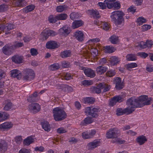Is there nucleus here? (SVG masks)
<instances>
[{
	"label": "nucleus",
	"instance_id": "nucleus-22",
	"mask_svg": "<svg viewBox=\"0 0 153 153\" xmlns=\"http://www.w3.org/2000/svg\"><path fill=\"white\" fill-rule=\"evenodd\" d=\"M98 87L103 89V92H106L109 90L111 88V86L104 83H100L98 85Z\"/></svg>",
	"mask_w": 153,
	"mask_h": 153
},
{
	"label": "nucleus",
	"instance_id": "nucleus-37",
	"mask_svg": "<svg viewBox=\"0 0 153 153\" xmlns=\"http://www.w3.org/2000/svg\"><path fill=\"white\" fill-rule=\"evenodd\" d=\"M118 37L115 35L111 36L109 38V41L113 44H116L118 42Z\"/></svg>",
	"mask_w": 153,
	"mask_h": 153
},
{
	"label": "nucleus",
	"instance_id": "nucleus-12",
	"mask_svg": "<svg viewBox=\"0 0 153 153\" xmlns=\"http://www.w3.org/2000/svg\"><path fill=\"white\" fill-rule=\"evenodd\" d=\"M11 4L14 6L23 7L27 4V2L25 0H13Z\"/></svg>",
	"mask_w": 153,
	"mask_h": 153
},
{
	"label": "nucleus",
	"instance_id": "nucleus-60",
	"mask_svg": "<svg viewBox=\"0 0 153 153\" xmlns=\"http://www.w3.org/2000/svg\"><path fill=\"white\" fill-rule=\"evenodd\" d=\"M91 118L89 117L85 118L84 120L85 123L86 124H89L93 122V120Z\"/></svg>",
	"mask_w": 153,
	"mask_h": 153
},
{
	"label": "nucleus",
	"instance_id": "nucleus-44",
	"mask_svg": "<svg viewBox=\"0 0 153 153\" xmlns=\"http://www.w3.org/2000/svg\"><path fill=\"white\" fill-rule=\"evenodd\" d=\"M12 107V103L10 102H7L4 108L5 111H8Z\"/></svg>",
	"mask_w": 153,
	"mask_h": 153
},
{
	"label": "nucleus",
	"instance_id": "nucleus-27",
	"mask_svg": "<svg viewBox=\"0 0 153 153\" xmlns=\"http://www.w3.org/2000/svg\"><path fill=\"white\" fill-rule=\"evenodd\" d=\"M84 22L82 20H76L73 22L72 24V27L74 29L82 25Z\"/></svg>",
	"mask_w": 153,
	"mask_h": 153
},
{
	"label": "nucleus",
	"instance_id": "nucleus-13",
	"mask_svg": "<svg viewBox=\"0 0 153 153\" xmlns=\"http://www.w3.org/2000/svg\"><path fill=\"white\" fill-rule=\"evenodd\" d=\"M100 143V140H96L88 143L87 146L89 149L93 150L99 146Z\"/></svg>",
	"mask_w": 153,
	"mask_h": 153
},
{
	"label": "nucleus",
	"instance_id": "nucleus-55",
	"mask_svg": "<svg viewBox=\"0 0 153 153\" xmlns=\"http://www.w3.org/2000/svg\"><path fill=\"white\" fill-rule=\"evenodd\" d=\"M82 136L84 139H87L90 138L89 132L88 131H85L83 132L82 134Z\"/></svg>",
	"mask_w": 153,
	"mask_h": 153
},
{
	"label": "nucleus",
	"instance_id": "nucleus-39",
	"mask_svg": "<svg viewBox=\"0 0 153 153\" xmlns=\"http://www.w3.org/2000/svg\"><path fill=\"white\" fill-rule=\"evenodd\" d=\"M67 7L66 5H60L57 7L56 11L58 12L61 13L63 11L66 10Z\"/></svg>",
	"mask_w": 153,
	"mask_h": 153
},
{
	"label": "nucleus",
	"instance_id": "nucleus-35",
	"mask_svg": "<svg viewBox=\"0 0 153 153\" xmlns=\"http://www.w3.org/2000/svg\"><path fill=\"white\" fill-rule=\"evenodd\" d=\"M83 102L85 104H93L95 101V99L92 97H88L83 99Z\"/></svg>",
	"mask_w": 153,
	"mask_h": 153
},
{
	"label": "nucleus",
	"instance_id": "nucleus-40",
	"mask_svg": "<svg viewBox=\"0 0 153 153\" xmlns=\"http://www.w3.org/2000/svg\"><path fill=\"white\" fill-rule=\"evenodd\" d=\"M100 88L98 87V85L97 87H92L91 88V90L93 92L99 94L101 92Z\"/></svg>",
	"mask_w": 153,
	"mask_h": 153
},
{
	"label": "nucleus",
	"instance_id": "nucleus-51",
	"mask_svg": "<svg viewBox=\"0 0 153 153\" xmlns=\"http://www.w3.org/2000/svg\"><path fill=\"white\" fill-rule=\"evenodd\" d=\"M106 74L107 76L109 77H111L115 75V72L114 70H110L107 71Z\"/></svg>",
	"mask_w": 153,
	"mask_h": 153
},
{
	"label": "nucleus",
	"instance_id": "nucleus-38",
	"mask_svg": "<svg viewBox=\"0 0 153 153\" xmlns=\"http://www.w3.org/2000/svg\"><path fill=\"white\" fill-rule=\"evenodd\" d=\"M126 60L128 61H135L136 60V56L133 54H128L126 56Z\"/></svg>",
	"mask_w": 153,
	"mask_h": 153
},
{
	"label": "nucleus",
	"instance_id": "nucleus-1",
	"mask_svg": "<svg viewBox=\"0 0 153 153\" xmlns=\"http://www.w3.org/2000/svg\"><path fill=\"white\" fill-rule=\"evenodd\" d=\"M151 99L146 95H143L138 98L132 97L127 101L126 103L129 109L136 108H141L145 105L150 104Z\"/></svg>",
	"mask_w": 153,
	"mask_h": 153
},
{
	"label": "nucleus",
	"instance_id": "nucleus-33",
	"mask_svg": "<svg viewBox=\"0 0 153 153\" xmlns=\"http://www.w3.org/2000/svg\"><path fill=\"white\" fill-rule=\"evenodd\" d=\"M116 50L114 47L111 46H106L104 47V51L106 53H111L114 52Z\"/></svg>",
	"mask_w": 153,
	"mask_h": 153
},
{
	"label": "nucleus",
	"instance_id": "nucleus-32",
	"mask_svg": "<svg viewBox=\"0 0 153 153\" xmlns=\"http://www.w3.org/2000/svg\"><path fill=\"white\" fill-rule=\"evenodd\" d=\"M43 129L45 131H49L51 128L49 123L47 121H43L41 123Z\"/></svg>",
	"mask_w": 153,
	"mask_h": 153
},
{
	"label": "nucleus",
	"instance_id": "nucleus-50",
	"mask_svg": "<svg viewBox=\"0 0 153 153\" xmlns=\"http://www.w3.org/2000/svg\"><path fill=\"white\" fill-rule=\"evenodd\" d=\"M57 19L56 18V16L53 17L52 15L50 16L48 18V21L50 23H55L57 21Z\"/></svg>",
	"mask_w": 153,
	"mask_h": 153
},
{
	"label": "nucleus",
	"instance_id": "nucleus-25",
	"mask_svg": "<svg viewBox=\"0 0 153 153\" xmlns=\"http://www.w3.org/2000/svg\"><path fill=\"white\" fill-rule=\"evenodd\" d=\"M11 59L13 62L16 64H20L22 62V58L18 55L12 56Z\"/></svg>",
	"mask_w": 153,
	"mask_h": 153
},
{
	"label": "nucleus",
	"instance_id": "nucleus-42",
	"mask_svg": "<svg viewBox=\"0 0 153 153\" xmlns=\"http://www.w3.org/2000/svg\"><path fill=\"white\" fill-rule=\"evenodd\" d=\"M60 68V65L59 63H56L51 65L50 66V68L52 71H55Z\"/></svg>",
	"mask_w": 153,
	"mask_h": 153
},
{
	"label": "nucleus",
	"instance_id": "nucleus-43",
	"mask_svg": "<svg viewBox=\"0 0 153 153\" xmlns=\"http://www.w3.org/2000/svg\"><path fill=\"white\" fill-rule=\"evenodd\" d=\"M145 44H146L145 42L142 41L136 44L135 46L136 47L139 48L141 49H144L146 48Z\"/></svg>",
	"mask_w": 153,
	"mask_h": 153
},
{
	"label": "nucleus",
	"instance_id": "nucleus-4",
	"mask_svg": "<svg viewBox=\"0 0 153 153\" xmlns=\"http://www.w3.org/2000/svg\"><path fill=\"white\" fill-rule=\"evenodd\" d=\"M100 110V108L97 107H87L85 108L84 112L87 116L92 118H94L98 116Z\"/></svg>",
	"mask_w": 153,
	"mask_h": 153
},
{
	"label": "nucleus",
	"instance_id": "nucleus-48",
	"mask_svg": "<svg viewBox=\"0 0 153 153\" xmlns=\"http://www.w3.org/2000/svg\"><path fill=\"white\" fill-rule=\"evenodd\" d=\"M8 6L7 5L2 4L0 5V12H3L7 10Z\"/></svg>",
	"mask_w": 153,
	"mask_h": 153
},
{
	"label": "nucleus",
	"instance_id": "nucleus-18",
	"mask_svg": "<svg viewBox=\"0 0 153 153\" xmlns=\"http://www.w3.org/2000/svg\"><path fill=\"white\" fill-rule=\"evenodd\" d=\"M87 13L90 15L91 17L94 18H99L100 17L98 11L96 10H88L87 11Z\"/></svg>",
	"mask_w": 153,
	"mask_h": 153
},
{
	"label": "nucleus",
	"instance_id": "nucleus-56",
	"mask_svg": "<svg viewBox=\"0 0 153 153\" xmlns=\"http://www.w3.org/2000/svg\"><path fill=\"white\" fill-rule=\"evenodd\" d=\"M102 28L104 30L107 31L109 28V27L108 24L106 22H104L102 24Z\"/></svg>",
	"mask_w": 153,
	"mask_h": 153
},
{
	"label": "nucleus",
	"instance_id": "nucleus-16",
	"mask_svg": "<svg viewBox=\"0 0 153 153\" xmlns=\"http://www.w3.org/2000/svg\"><path fill=\"white\" fill-rule=\"evenodd\" d=\"M70 33L69 28L67 26H64L59 30V34L61 35L67 36Z\"/></svg>",
	"mask_w": 153,
	"mask_h": 153
},
{
	"label": "nucleus",
	"instance_id": "nucleus-8",
	"mask_svg": "<svg viewBox=\"0 0 153 153\" xmlns=\"http://www.w3.org/2000/svg\"><path fill=\"white\" fill-rule=\"evenodd\" d=\"M14 51L12 45L10 44H8L4 46L2 49L3 53L5 55L9 56Z\"/></svg>",
	"mask_w": 153,
	"mask_h": 153
},
{
	"label": "nucleus",
	"instance_id": "nucleus-17",
	"mask_svg": "<svg viewBox=\"0 0 153 153\" xmlns=\"http://www.w3.org/2000/svg\"><path fill=\"white\" fill-rule=\"evenodd\" d=\"M46 47L50 49H53L57 47V43L55 41L50 40L48 41L46 44Z\"/></svg>",
	"mask_w": 153,
	"mask_h": 153
},
{
	"label": "nucleus",
	"instance_id": "nucleus-31",
	"mask_svg": "<svg viewBox=\"0 0 153 153\" xmlns=\"http://www.w3.org/2000/svg\"><path fill=\"white\" fill-rule=\"evenodd\" d=\"M34 141V139L32 136H29L25 139L23 141V144L25 145L29 146Z\"/></svg>",
	"mask_w": 153,
	"mask_h": 153
},
{
	"label": "nucleus",
	"instance_id": "nucleus-14",
	"mask_svg": "<svg viewBox=\"0 0 153 153\" xmlns=\"http://www.w3.org/2000/svg\"><path fill=\"white\" fill-rule=\"evenodd\" d=\"M115 84V88L117 89L120 90L124 87L123 84L121 81V79L120 77H116L114 80Z\"/></svg>",
	"mask_w": 153,
	"mask_h": 153
},
{
	"label": "nucleus",
	"instance_id": "nucleus-49",
	"mask_svg": "<svg viewBox=\"0 0 153 153\" xmlns=\"http://www.w3.org/2000/svg\"><path fill=\"white\" fill-rule=\"evenodd\" d=\"M79 14L78 13L75 12H73L70 15V17L71 19L74 20L79 17Z\"/></svg>",
	"mask_w": 153,
	"mask_h": 153
},
{
	"label": "nucleus",
	"instance_id": "nucleus-64",
	"mask_svg": "<svg viewBox=\"0 0 153 153\" xmlns=\"http://www.w3.org/2000/svg\"><path fill=\"white\" fill-rule=\"evenodd\" d=\"M74 64L76 66H78L79 67V69L81 70H83L84 69L85 67L81 66L82 64L79 62V61H75L74 62Z\"/></svg>",
	"mask_w": 153,
	"mask_h": 153
},
{
	"label": "nucleus",
	"instance_id": "nucleus-9",
	"mask_svg": "<svg viewBox=\"0 0 153 153\" xmlns=\"http://www.w3.org/2000/svg\"><path fill=\"white\" fill-rule=\"evenodd\" d=\"M74 36L79 42H83L85 39V36L83 32L77 30L74 33Z\"/></svg>",
	"mask_w": 153,
	"mask_h": 153
},
{
	"label": "nucleus",
	"instance_id": "nucleus-19",
	"mask_svg": "<svg viewBox=\"0 0 153 153\" xmlns=\"http://www.w3.org/2000/svg\"><path fill=\"white\" fill-rule=\"evenodd\" d=\"M84 72L86 76L91 78H94L95 76L94 71L90 68L84 69Z\"/></svg>",
	"mask_w": 153,
	"mask_h": 153
},
{
	"label": "nucleus",
	"instance_id": "nucleus-7",
	"mask_svg": "<svg viewBox=\"0 0 153 153\" xmlns=\"http://www.w3.org/2000/svg\"><path fill=\"white\" fill-rule=\"evenodd\" d=\"M57 32L52 30H44L41 33L43 39L46 40L50 36H54L57 35Z\"/></svg>",
	"mask_w": 153,
	"mask_h": 153
},
{
	"label": "nucleus",
	"instance_id": "nucleus-54",
	"mask_svg": "<svg viewBox=\"0 0 153 153\" xmlns=\"http://www.w3.org/2000/svg\"><path fill=\"white\" fill-rule=\"evenodd\" d=\"M137 66V65L136 63H131L127 64L126 67L128 68H135Z\"/></svg>",
	"mask_w": 153,
	"mask_h": 153
},
{
	"label": "nucleus",
	"instance_id": "nucleus-26",
	"mask_svg": "<svg viewBox=\"0 0 153 153\" xmlns=\"http://www.w3.org/2000/svg\"><path fill=\"white\" fill-rule=\"evenodd\" d=\"M72 54L69 50H66L61 52L60 56L62 58H67L71 56Z\"/></svg>",
	"mask_w": 153,
	"mask_h": 153
},
{
	"label": "nucleus",
	"instance_id": "nucleus-62",
	"mask_svg": "<svg viewBox=\"0 0 153 153\" xmlns=\"http://www.w3.org/2000/svg\"><path fill=\"white\" fill-rule=\"evenodd\" d=\"M63 78L66 80H68L71 79L72 78L71 74H70L66 73L64 75Z\"/></svg>",
	"mask_w": 153,
	"mask_h": 153
},
{
	"label": "nucleus",
	"instance_id": "nucleus-3",
	"mask_svg": "<svg viewBox=\"0 0 153 153\" xmlns=\"http://www.w3.org/2000/svg\"><path fill=\"white\" fill-rule=\"evenodd\" d=\"M124 15L123 12L122 11H114L110 16L111 21L116 25H120L123 21V16Z\"/></svg>",
	"mask_w": 153,
	"mask_h": 153
},
{
	"label": "nucleus",
	"instance_id": "nucleus-36",
	"mask_svg": "<svg viewBox=\"0 0 153 153\" xmlns=\"http://www.w3.org/2000/svg\"><path fill=\"white\" fill-rule=\"evenodd\" d=\"M68 17L67 15L65 13H61L56 16V18L57 20H65Z\"/></svg>",
	"mask_w": 153,
	"mask_h": 153
},
{
	"label": "nucleus",
	"instance_id": "nucleus-10",
	"mask_svg": "<svg viewBox=\"0 0 153 153\" xmlns=\"http://www.w3.org/2000/svg\"><path fill=\"white\" fill-rule=\"evenodd\" d=\"M14 25L11 24H6L5 25H0V31H5V33L7 34L9 33L8 31L14 28Z\"/></svg>",
	"mask_w": 153,
	"mask_h": 153
},
{
	"label": "nucleus",
	"instance_id": "nucleus-23",
	"mask_svg": "<svg viewBox=\"0 0 153 153\" xmlns=\"http://www.w3.org/2000/svg\"><path fill=\"white\" fill-rule=\"evenodd\" d=\"M147 140L146 137L143 135L139 136L136 139V142L140 145L143 144Z\"/></svg>",
	"mask_w": 153,
	"mask_h": 153
},
{
	"label": "nucleus",
	"instance_id": "nucleus-52",
	"mask_svg": "<svg viewBox=\"0 0 153 153\" xmlns=\"http://www.w3.org/2000/svg\"><path fill=\"white\" fill-rule=\"evenodd\" d=\"M67 85L65 84L59 85L58 86L59 89H61L62 91L65 92H67Z\"/></svg>",
	"mask_w": 153,
	"mask_h": 153
},
{
	"label": "nucleus",
	"instance_id": "nucleus-24",
	"mask_svg": "<svg viewBox=\"0 0 153 153\" xmlns=\"http://www.w3.org/2000/svg\"><path fill=\"white\" fill-rule=\"evenodd\" d=\"M13 126V124L11 122H6L0 125V128L9 129L11 128Z\"/></svg>",
	"mask_w": 153,
	"mask_h": 153
},
{
	"label": "nucleus",
	"instance_id": "nucleus-59",
	"mask_svg": "<svg viewBox=\"0 0 153 153\" xmlns=\"http://www.w3.org/2000/svg\"><path fill=\"white\" fill-rule=\"evenodd\" d=\"M67 131V130L62 127L59 128L57 130V132L59 134L65 133Z\"/></svg>",
	"mask_w": 153,
	"mask_h": 153
},
{
	"label": "nucleus",
	"instance_id": "nucleus-2",
	"mask_svg": "<svg viewBox=\"0 0 153 153\" xmlns=\"http://www.w3.org/2000/svg\"><path fill=\"white\" fill-rule=\"evenodd\" d=\"M54 119L56 121L62 120L67 116L63 108L58 107L54 108L52 110Z\"/></svg>",
	"mask_w": 153,
	"mask_h": 153
},
{
	"label": "nucleus",
	"instance_id": "nucleus-57",
	"mask_svg": "<svg viewBox=\"0 0 153 153\" xmlns=\"http://www.w3.org/2000/svg\"><path fill=\"white\" fill-rule=\"evenodd\" d=\"M126 141L125 140H120L119 138H117L114 140H111V142L112 143H118L120 144L124 143Z\"/></svg>",
	"mask_w": 153,
	"mask_h": 153
},
{
	"label": "nucleus",
	"instance_id": "nucleus-5",
	"mask_svg": "<svg viewBox=\"0 0 153 153\" xmlns=\"http://www.w3.org/2000/svg\"><path fill=\"white\" fill-rule=\"evenodd\" d=\"M35 74L34 71L31 69H27L24 71L23 78L26 81H31L35 78Z\"/></svg>",
	"mask_w": 153,
	"mask_h": 153
},
{
	"label": "nucleus",
	"instance_id": "nucleus-34",
	"mask_svg": "<svg viewBox=\"0 0 153 153\" xmlns=\"http://www.w3.org/2000/svg\"><path fill=\"white\" fill-rule=\"evenodd\" d=\"M35 8V6L32 4L29 5L23 9V11L27 13L33 10Z\"/></svg>",
	"mask_w": 153,
	"mask_h": 153
},
{
	"label": "nucleus",
	"instance_id": "nucleus-63",
	"mask_svg": "<svg viewBox=\"0 0 153 153\" xmlns=\"http://www.w3.org/2000/svg\"><path fill=\"white\" fill-rule=\"evenodd\" d=\"M113 97L114 98L115 100L116 103L117 102H121L122 100V97L120 95L115 96Z\"/></svg>",
	"mask_w": 153,
	"mask_h": 153
},
{
	"label": "nucleus",
	"instance_id": "nucleus-41",
	"mask_svg": "<svg viewBox=\"0 0 153 153\" xmlns=\"http://www.w3.org/2000/svg\"><path fill=\"white\" fill-rule=\"evenodd\" d=\"M24 44L22 42H16L15 44L12 46L13 49L15 50L16 48H19L23 46Z\"/></svg>",
	"mask_w": 153,
	"mask_h": 153
},
{
	"label": "nucleus",
	"instance_id": "nucleus-61",
	"mask_svg": "<svg viewBox=\"0 0 153 153\" xmlns=\"http://www.w3.org/2000/svg\"><path fill=\"white\" fill-rule=\"evenodd\" d=\"M145 43H146L145 45L146 46V48H150L153 45L152 42L151 40H147Z\"/></svg>",
	"mask_w": 153,
	"mask_h": 153
},
{
	"label": "nucleus",
	"instance_id": "nucleus-45",
	"mask_svg": "<svg viewBox=\"0 0 153 153\" xmlns=\"http://www.w3.org/2000/svg\"><path fill=\"white\" fill-rule=\"evenodd\" d=\"M147 20L143 17H140L137 19V22L139 25H142L143 23L146 22Z\"/></svg>",
	"mask_w": 153,
	"mask_h": 153
},
{
	"label": "nucleus",
	"instance_id": "nucleus-46",
	"mask_svg": "<svg viewBox=\"0 0 153 153\" xmlns=\"http://www.w3.org/2000/svg\"><path fill=\"white\" fill-rule=\"evenodd\" d=\"M112 2V4L113 6L112 7H114L116 9H118L120 8V4L118 2H116L115 0H111Z\"/></svg>",
	"mask_w": 153,
	"mask_h": 153
},
{
	"label": "nucleus",
	"instance_id": "nucleus-30",
	"mask_svg": "<svg viewBox=\"0 0 153 153\" xmlns=\"http://www.w3.org/2000/svg\"><path fill=\"white\" fill-rule=\"evenodd\" d=\"M7 143L3 140L0 141V151L3 152L6 151L7 148Z\"/></svg>",
	"mask_w": 153,
	"mask_h": 153
},
{
	"label": "nucleus",
	"instance_id": "nucleus-47",
	"mask_svg": "<svg viewBox=\"0 0 153 153\" xmlns=\"http://www.w3.org/2000/svg\"><path fill=\"white\" fill-rule=\"evenodd\" d=\"M82 83L83 85L89 86L92 85L93 84V82L91 80H84L82 82Z\"/></svg>",
	"mask_w": 153,
	"mask_h": 153
},
{
	"label": "nucleus",
	"instance_id": "nucleus-21",
	"mask_svg": "<svg viewBox=\"0 0 153 153\" xmlns=\"http://www.w3.org/2000/svg\"><path fill=\"white\" fill-rule=\"evenodd\" d=\"M109 61L111 66H114L119 63L120 59L118 57L114 56L111 57L109 58Z\"/></svg>",
	"mask_w": 153,
	"mask_h": 153
},
{
	"label": "nucleus",
	"instance_id": "nucleus-15",
	"mask_svg": "<svg viewBox=\"0 0 153 153\" xmlns=\"http://www.w3.org/2000/svg\"><path fill=\"white\" fill-rule=\"evenodd\" d=\"M134 111V110L128 108H126L123 110L121 108H118L116 110V114L118 116L122 115L127 112L131 113Z\"/></svg>",
	"mask_w": 153,
	"mask_h": 153
},
{
	"label": "nucleus",
	"instance_id": "nucleus-58",
	"mask_svg": "<svg viewBox=\"0 0 153 153\" xmlns=\"http://www.w3.org/2000/svg\"><path fill=\"white\" fill-rule=\"evenodd\" d=\"M137 55L138 56H139L143 58H145L149 55L148 53L143 52H138L137 53Z\"/></svg>",
	"mask_w": 153,
	"mask_h": 153
},
{
	"label": "nucleus",
	"instance_id": "nucleus-6",
	"mask_svg": "<svg viewBox=\"0 0 153 153\" xmlns=\"http://www.w3.org/2000/svg\"><path fill=\"white\" fill-rule=\"evenodd\" d=\"M119 133L118 129L117 128L110 129L106 133V137L107 138H116Z\"/></svg>",
	"mask_w": 153,
	"mask_h": 153
},
{
	"label": "nucleus",
	"instance_id": "nucleus-28",
	"mask_svg": "<svg viewBox=\"0 0 153 153\" xmlns=\"http://www.w3.org/2000/svg\"><path fill=\"white\" fill-rule=\"evenodd\" d=\"M9 117V114L4 111H0V122L4 121Z\"/></svg>",
	"mask_w": 153,
	"mask_h": 153
},
{
	"label": "nucleus",
	"instance_id": "nucleus-29",
	"mask_svg": "<svg viewBox=\"0 0 153 153\" xmlns=\"http://www.w3.org/2000/svg\"><path fill=\"white\" fill-rule=\"evenodd\" d=\"M107 70V68L102 66H99L96 69L97 73L101 75L105 73Z\"/></svg>",
	"mask_w": 153,
	"mask_h": 153
},
{
	"label": "nucleus",
	"instance_id": "nucleus-53",
	"mask_svg": "<svg viewBox=\"0 0 153 153\" xmlns=\"http://www.w3.org/2000/svg\"><path fill=\"white\" fill-rule=\"evenodd\" d=\"M62 66L63 68H68L69 67L70 63L68 61H63L61 62Z\"/></svg>",
	"mask_w": 153,
	"mask_h": 153
},
{
	"label": "nucleus",
	"instance_id": "nucleus-11",
	"mask_svg": "<svg viewBox=\"0 0 153 153\" xmlns=\"http://www.w3.org/2000/svg\"><path fill=\"white\" fill-rule=\"evenodd\" d=\"M28 108L30 111L33 113L38 112L41 108L39 105L37 103L31 104L29 105Z\"/></svg>",
	"mask_w": 153,
	"mask_h": 153
},
{
	"label": "nucleus",
	"instance_id": "nucleus-20",
	"mask_svg": "<svg viewBox=\"0 0 153 153\" xmlns=\"http://www.w3.org/2000/svg\"><path fill=\"white\" fill-rule=\"evenodd\" d=\"M11 76L14 78H16L18 79H19L21 77V72L16 69L12 70L10 71Z\"/></svg>",
	"mask_w": 153,
	"mask_h": 153
}]
</instances>
